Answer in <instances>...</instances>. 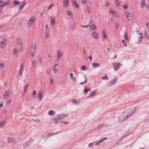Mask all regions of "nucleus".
I'll return each instance as SVG.
<instances>
[{
    "instance_id": "2",
    "label": "nucleus",
    "mask_w": 149,
    "mask_h": 149,
    "mask_svg": "<svg viewBox=\"0 0 149 149\" xmlns=\"http://www.w3.org/2000/svg\"><path fill=\"white\" fill-rule=\"evenodd\" d=\"M35 19L36 17H35L33 16L31 17L29 20L28 22V25L30 26H32Z\"/></svg>"
},
{
    "instance_id": "5",
    "label": "nucleus",
    "mask_w": 149,
    "mask_h": 149,
    "mask_svg": "<svg viewBox=\"0 0 149 149\" xmlns=\"http://www.w3.org/2000/svg\"><path fill=\"white\" fill-rule=\"evenodd\" d=\"M3 41L1 42L0 43L1 44V48L2 49L6 47V38H3Z\"/></svg>"
},
{
    "instance_id": "48",
    "label": "nucleus",
    "mask_w": 149,
    "mask_h": 149,
    "mask_svg": "<svg viewBox=\"0 0 149 149\" xmlns=\"http://www.w3.org/2000/svg\"><path fill=\"white\" fill-rule=\"evenodd\" d=\"M51 24L52 25H53L55 23V19L54 18H52L51 19Z\"/></svg>"
},
{
    "instance_id": "18",
    "label": "nucleus",
    "mask_w": 149,
    "mask_h": 149,
    "mask_svg": "<svg viewBox=\"0 0 149 149\" xmlns=\"http://www.w3.org/2000/svg\"><path fill=\"white\" fill-rule=\"evenodd\" d=\"M70 77L71 79L73 81H76V79L75 77L73 76V73H70Z\"/></svg>"
},
{
    "instance_id": "63",
    "label": "nucleus",
    "mask_w": 149,
    "mask_h": 149,
    "mask_svg": "<svg viewBox=\"0 0 149 149\" xmlns=\"http://www.w3.org/2000/svg\"><path fill=\"white\" fill-rule=\"evenodd\" d=\"M50 83L51 84H52L53 83V80L52 78H50Z\"/></svg>"
},
{
    "instance_id": "11",
    "label": "nucleus",
    "mask_w": 149,
    "mask_h": 149,
    "mask_svg": "<svg viewBox=\"0 0 149 149\" xmlns=\"http://www.w3.org/2000/svg\"><path fill=\"white\" fill-rule=\"evenodd\" d=\"M116 79L117 78H116L113 80L109 81L108 83V86H110L114 84L116 82Z\"/></svg>"
},
{
    "instance_id": "61",
    "label": "nucleus",
    "mask_w": 149,
    "mask_h": 149,
    "mask_svg": "<svg viewBox=\"0 0 149 149\" xmlns=\"http://www.w3.org/2000/svg\"><path fill=\"white\" fill-rule=\"evenodd\" d=\"M86 0H81V2L83 5H85L86 4L85 2Z\"/></svg>"
},
{
    "instance_id": "1",
    "label": "nucleus",
    "mask_w": 149,
    "mask_h": 149,
    "mask_svg": "<svg viewBox=\"0 0 149 149\" xmlns=\"http://www.w3.org/2000/svg\"><path fill=\"white\" fill-rule=\"evenodd\" d=\"M136 110L135 108H131L125 111L120 116L119 121L122 122L128 118L135 112Z\"/></svg>"
},
{
    "instance_id": "7",
    "label": "nucleus",
    "mask_w": 149,
    "mask_h": 149,
    "mask_svg": "<svg viewBox=\"0 0 149 149\" xmlns=\"http://www.w3.org/2000/svg\"><path fill=\"white\" fill-rule=\"evenodd\" d=\"M113 65V68L115 70H117L120 67V63H112Z\"/></svg>"
},
{
    "instance_id": "46",
    "label": "nucleus",
    "mask_w": 149,
    "mask_h": 149,
    "mask_svg": "<svg viewBox=\"0 0 149 149\" xmlns=\"http://www.w3.org/2000/svg\"><path fill=\"white\" fill-rule=\"evenodd\" d=\"M54 5V4H51L49 6L47 11H48L49 9H52V6Z\"/></svg>"
},
{
    "instance_id": "19",
    "label": "nucleus",
    "mask_w": 149,
    "mask_h": 149,
    "mask_svg": "<svg viewBox=\"0 0 149 149\" xmlns=\"http://www.w3.org/2000/svg\"><path fill=\"white\" fill-rule=\"evenodd\" d=\"M107 137H104L102 138L101 139L100 141H98L97 143H95V145L96 146L99 145L100 143L103 142L104 141L106 140L107 139Z\"/></svg>"
},
{
    "instance_id": "13",
    "label": "nucleus",
    "mask_w": 149,
    "mask_h": 149,
    "mask_svg": "<svg viewBox=\"0 0 149 149\" xmlns=\"http://www.w3.org/2000/svg\"><path fill=\"white\" fill-rule=\"evenodd\" d=\"M10 91L9 90H8L6 92L4 93L3 95V97L5 100H7L8 99L7 97L10 94Z\"/></svg>"
},
{
    "instance_id": "6",
    "label": "nucleus",
    "mask_w": 149,
    "mask_h": 149,
    "mask_svg": "<svg viewBox=\"0 0 149 149\" xmlns=\"http://www.w3.org/2000/svg\"><path fill=\"white\" fill-rule=\"evenodd\" d=\"M92 37L95 39H98L99 37L98 33L96 31H93L92 32Z\"/></svg>"
},
{
    "instance_id": "34",
    "label": "nucleus",
    "mask_w": 149,
    "mask_h": 149,
    "mask_svg": "<svg viewBox=\"0 0 149 149\" xmlns=\"http://www.w3.org/2000/svg\"><path fill=\"white\" fill-rule=\"evenodd\" d=\"M139 36L138 37L139 38V43H140V41H141L142 40L143 36L141 33H139Z\"/></svg>"
},
{
    "instance_id": "16",
    "label": "nucleus",
    "mask_w": 149,
    "mask_h": 149,
    "mask_svg": "<svg viewBox=\"0 0 149 149\" xmlns=\"http://www.w3.org/2000/svg\"><path fill=\"white\" fill-rule=\"evenodd\" d=\"M45 38H48L49 37V29H45Z\"/></svg>"
},
{
    "instance_id": "41",
    "label": "nucleus",
    "mask_w": 149,
    "mask_h": 149,
    "mask_svg": "<svg viewBox=\"0 0 149 149\" xmlns=\"http://www.w3.org/2000/svg\"><path fill=\"white\" fill-rule=\"evenodd\" d=\"M66 13L68 16H71V17H72V14L70 11H67Z\"/></svg>"
},
{
    "instance_id": "25",
    "label": "nucleus",
    "mask_w": 149,
    "mask_h": 149,
    "mask_svg": "<svg viewBox=\"0 0 149 149\" xmlns=\"http://www.w3.org/2000/svg\"><path fill=\"white\" fill-rule=\"evenodd\" d=\"M30 56L31 57L34 56L36 53V51L31 50V49H30Z\"/></svg>"
},
{
    "instance_id": "20",
    "label": "nucleus",
    "mask_w": 149,
    "mask_h": 149,
    "mask_svg": "<svg viewBox=\"0 0 149 149\" xmlns=\"http://www.w3.org/2000/svg\"><path fill=\"white\" fill-rule=\"evenodd\" d=\"M15 141V140L14 139L12 138H9L7 139V142L8 143H14Z\"/></svg>"
},
{
    "instance_id": "51",
    "label": "nucleus",
    "mask_w": 149,
    "mask_h": 149,
    "mask_svg": "<svg viewBox=\"0 0 149 149\" xmlns=\"http://www.w3.org/2000/svg\"><path fill=\"white\" fill-rule=\"evenodd\" d=\"M102 79L103 80H108L109 78L107 76H105L104 77H102Z\"/></svg>"
},
{
    "instance_id": "57",
    "label": "nucleus",
    "mask_w": 149,
    "mask_h": 149,
    "mask_svg": "<svg viewBox=\"0 0 149 149\" xmlns=\"http://www.w3.org/2000/svg\"><path fill=\"white\" fill-rule=\"evenodd\" d=\"M89 28H96V26L95 24H92L90 26Z\"/></svg>"
},
{
    "instance_id": "39",
    "label": "nucleus",
    "mask_w": 149,
    "mask_h": 149,
    "mask_svg": "<svg viewBox=\"0 0 149 149\" xmlns=\"http://www.w3.org/2000/svg\"><path fill=\"white\" fill-rule=\"evenodd\" d=\"M86 11L88 13H90L91 12V10L90 8V7L87 6L86 8Z\"/></svg>"
},
{
    "instance_id": "54",
    "label": "nucleus",
    "mask_w": 149,
    "mask_h": 149,
    "mask_svg": "<svg viewBox=\"0 0 149 149\" xmlns=\"http://www.w3.org/2000/svg\"><path fill=\"white\" fill-rule=\"evenodd\" d=\"M6 4V3H5L4 2H3L2 3H0V5L1 6H0L1 7H3L4 6H5Z\"/></svg>"
},
{
    "instance_id": "62",
    "label": "nucleus",
    "mask_w": 149,
    "mask_h": 149,
    "mask_svg": "<svg viewBox=\"0 0 149 149\" xmlns=\"http://www.w3.org/2000/svg\"><path fill=\"white\" fill-rule=\"evenodd\" d=\"M57 69H56L54 67V68H53L54 72L55 73H56L57 72Z\"/></svg>"
},
{
    "instance_id": "31",
    "label": "nucleus",
    "mask_w": 149,
    "mask_h": 149,
    "mask_svg": "<svg viewBox=\"0 0 149 149\" xmlns=\"http://www.w3.org/2000/svg\"><path fill=\"white\" fill-rule=\"evenodd\" d=\"M63 2L65 6L67 7L68 4V0H63Z\"/></svg>"
},
{
    "instance_id": "53",
    "label": "nucleus",
    "mask_w": 149,
    "mask_h": 149,
    "mask_svg": "<svg viewBox=\"0 0 149 149\" xmlns=\"http://www.w3.org/2000/svg\"><path fill=\"white\" fill-rule=\"evenodd\" d=\"M109 5V2L108 1H105V6L107 7Z\"/></svg>"
},
{
    "instance_id": "10",
    "label": "nucleus",
    "mask_w": 149,
    "mask_h": 149,
    "mask_svg": "<svg viewBox=\"0 0 149 149\" xmlns=\"http://www.w3.org/2000/svg\"><path fill=\"white\" fill-rule=\"evenodd\" d=\"M124 13L126 16V19L128 20H130L132 17L130 13L127 11H125Z\"/></svg>"
},
{
    "instance_id": "59",
    "label": "nucleus",
    "mask_w": 149,
    "mask_h": 149,
    "mask_svg": "<svg viewBox=\"0 0 149 149\" xmlns=\"http://www.w3.org/2000/svg\"><path fill=\"white\" fill-rule=\"evenodd\" d=\"M53 134L52 133H49L48 134L47 137V138H48L49 137L51 136H52V135H53Z\"/></svg>"
},
{
    "instance_id": "22",
    "label": "nucleus",
    "mask_w": 149,
    "mask_h": 149,
    "mask_svg": "<svg viewBox=\"0 0 149 149\" xmlns=\"http://www.w3.org/2000/svg\"><path fill=\"white\" fill-rule=\"evenodd\" d=\"M30 49H31V50L36 51V45L35 43H33Z\"/></svg>"
},
{
    "instance_id": "56",
    "label": "nucleus",
    "mask_w": 149,
    "mask_h": 149,
    "mask_svg": "<svg viewBox=\"0 0 149 149\" xmlns=\"http://www.w3.org/2000/svg\"><path fill=\"white\" fill-rule=\"evenodd\" d=\"M93 143H91L88 145V147L90 148H92L93 147Z\"/></svg>"
},
{
    "instance_id": "21",
    "label": "nucleus",
    "mask_w": 149,
    "mask_h": 149,
    "mask_svg": "<svg viewBox=\"0 0 149 149\" xmlns=\"http://www.w3.org/2000/svg\"><path fill=\"white\" fill-rule=\"evenodd\" d=\"M26 3V2L24 0L23 1V3L21 5L19 6V9L20 10H22L24 6L25 5Z\"/></svg>"
},
{
    "instance_id": "29",
    "label": "nucleus",
    "mask_w": 149,
    "mask_h": 149,
    "mask_svg": "<svg viewBox=\"0 0 149 149\" xmlns=\"http://www.w3.org/2000/svg\"><path fill=\"white\" fill-rule=\"evenodd\" d=\"M36 63L35 61H32V65L33 68H35L36 66Z\"/></svg>"
},
{
    "instance_id": "17",
    "label": "nucleus",
    "mask_w": 149,
    "mask_h": 149,
    "mask_svg": "<svg viewBox=\"0 0 149 149\" xmlns=\"http://www.w3.org/2000/svg\"><path fill=\"white\" fill-rule=\"evenodd\" d=\"M146 0H141L140 2L141 7V8H143L146 5Z\"/></svg>"
},
{
    "instance_id": "8",
    "label": "nucleus",
    "mask_w": 149,
    "mask_h": 149,
    "mask_svg": "<svg viewBox=\"0 0 149 149\" xmlns=\"http://www.w3.org/2000/svg\"><path fill=\"white\" fill-rule=\"evenodd\" d=\"M57 60H60V58L63 56L62 53V52L60 50L57 51Z\"/></svg>"
},
{
    "instance_id": "12",
    "label": "nucleus",
    "mask_w": 149,
    "mask_h": 149,
    "mask_svg": "<svg viewBox=\"0 0 149 149\" xmlns=\"http://www.w3.org/2000/svg\"><path fill=\"white\" fill-rule=\"evenodd\" d=\"M97 91L95 90L91 92L89 95L87 97V98H89L90 97H93L96 94Z\"/></svg>"
},
{
    "instance_id": "60",
    "label": "nucleus",
    "mask_w": 149,
    "mask_h": 149,
    "mask_svg": "<svg viewBox=\"0 0 149 149\" xmlns=\"http://www.w3.org/2000/svg\"><path fill=\"white\" fill-rule=\"evenodd\" d=\"M36 91L35 90H33V91L32 94L33 95H36Z\"/></svg>"
},
{
    "instance_id": "14",
    "label": "nucleus",
    "mask_w": 149,
    "mask_h": 149,
    "mask_svg": "<svg viewBox=\"0 0 149 149\" xmlns=\"http://www.w3.org/2000/svg\"><path fill=\"white\" fill-rule=\"evenodd\" d=\"M23 68V64L22 63L20 65V68L19 70V75L20 77L22 76Z\"/></svg>"
},
{
    "instance_id": "43",
    "label": "nucleus",
    "mask_w": 149,
    "mask_h": 149,
    "mask_svg": "<svg viewBox=\"0 0 149 149\" xmlns=\"http://www.w3.org/2000/svg\"><path fill=\"white\" fill-rule=\"evenodd\" d=\"M14 5H18L19 4V2L17 1L14 0L13 1Z\"/></svg>"
},
{
    "instance_id": "33",
    "label": "nucleus",
    "mask_w": 149,
    "mask_h": 149,
    "mask_svg": "<svg viewBox=\"0 0 149 149\" xmlns=\"http://www.w3.org/2000/svg\"><path fill=\"white\" fill-rule=\"evenodd\" d=\"M128 5L127 3L123 4V8L125 10H126L128 8Z\"/></svg>"
},
{
    "instance_id": "40",
    "label": "nucleus",
    "mask_w": 149,
    "mask_h": 149,
    "mask_svg": "<svg viewBox=\"0 0 149 149\" xmlns=\"http://www.w3.org/2000/svg\"><path fill=\"white\" fill-rule=\"evenodd\" d=\"M5 66V64L3 63L0 62V68H3Z\"/></svg>"
},
{
    "instance_id": "55",
    "label": "nucleus",
    "mask_w": 149,
    "mask_h": 149,
    "mask_svg": "<svg viewBox=\"0 0 149 149\" xmlns=\"http://www.w3.org/2000/svg\"><path fill=\"white\" fill-rule=\"evenodd\" d=\"M29 84V83H28L27 85L25 86L24 88V93H25L26 92V88H27V86Z\"/></svg>"
},
{
    "instance_id": "50",
    "label": "nucleus",
    "mask_w": 149,
    "mask_h": 149,
    "mask_svg": "<svg viewBox=\"0 0 149 149\" xmlns=\"http://www.w3.org/2000/svg\"><path fill=\"white\" fill-rule=\"evenodd\" d=\"M103 35L104 38V39H106L107 38V36L105 33V31L104 30L103 31Z\"/></svg>"
},
{
    "instance_id": "9",
    "label": "nucleus",
    "mask_w": 149,
    "mask_h": 149,
    "mask_svg": "<svg viewBox=\"0 0 149 149\" xmlns=\"http://www.w3.org/2000/svg\"><path fill=\"white\" fill-rule=\"evenodd\" d=\"M68 116L67 114H60L56 115V117L58 118L59 119H63Z\"/></svg>"
},
{
    "instance_id": "23",
    "label": "nucleus",
    "mask_w": 149,
    "mask_h": 149,
    "mask_svg": "<svg viewBox=\"0 0 149 149\" xmlns=\"http://www.w3.org/2000/svg\"><path fill=\"white\" fill-rule=\"evenodd\" d=\"M16 42L17 44L19 45L20 46L23 44L21 41L20 40V39L19 38H17L16 39Z\"/></svg>"
},
{
    "instance_id": "32",
    "label": "nucleus",
    "mask_w": 149,
    "mask_h": 149,
    "mask_svg": "<svg viewBox=\"0 0 149 149\" xmlns=\"http://www.w3.org/2000/svg\"><path fill=\"white\" fill-rule=\"evenodd\" d=\"M115 4L117 6H119L120 5V3L118 0H115Z\"/></svg>"
},
{
    "instance_id": "15",
    "label": "nucleus",
    "mask_w": 149,
    "mask_h": 149,
    "mask_svg": "<svg viewBox=\"0 0 149 149\" xmlns=\"http://www.w3.org/2000/svg\"><path fill=\"white\" fill-rule=\"evenodd\" d=\"M81 81H82V82L80 83V84H83L86 83L87 82V80L85 75L83 76L81 78Z\"/></svg>"
},
{
    "instance_id": "64",
    "label": "nucleus",
    "mask_w": 149,
    "mask_h": 149,
    "mask_svg": "<svg viewBox=\"0 0 149 149\" xmlns=\"http://www.w3.org/2000/svg\"><path fill=\"white\" fill-rule=\"evenodd\" d=\"M116 24V28H117L118 27H119V24L118 23H116L115 24Z\"/></svg>"
},
{
    "instance_id": "49",
    "label": "nucleus",
    "mask_w": 149,
    "mask_h": 149,
    "mask_svg": "<svg viewBox=\"0 0 149 149\" xmlns=\"http://www.w3.org/2000/svg\"><path fill=\"white\" fill-rule=\"evenodd\" d=\"M124 37L126 40H128V38L127 37V33L126 32H125Z\"/></svg>"
},
{
    "instance_id": "52",
    "label": "nucleus",
    "mask_w": 149,
    "mask_h": 149,
    "mask_svg": "<svg viewBox=\"0 0 149 149\" xmlns=\"http://www.w3.org/2000/svg\"><path fill=\"white\" fill-rule=\"evenodd\" d=\"M122 42L124 44L125 46H127V43L125 40H122Z\"/></svg>"
},
{
    "instance_id": "27",
    "label": "nucleus",
    "mask_w": 149,
    "mask_h": 149,
    "mask_svg": "<svg viewBox=\"0 0 149 149\" xmlns=\"http://www.w3.org/2000/svg\"><path fill=\"white\" fill-rule=\"evenodd\" d=\"M30 142L29 141H28L23 144V146L24 147H28L30 146Z\"/></svg>"
},
{
    "instance_id": "4",
    "label": "nucleus",
    "mask_w": 149,
    "mask_h": 149,
    "mask_svg": "<svg viewBox=\"0 0 149 149\" xmlns=\"http://www.w3.org/2000/svg\"><path fill=\"white\" fill-rule=\"evenodd\" d=\"M43 92V90L42 89H40L38 92V100L39 101L41 100L43 98V97L42 96Z\"/></svg>"
},
{
    "instance_id": "45",
    "label": "nucleus",
    "mask_w": 149,
    "mask_h": 149,
    "mask_svg": "<svg viewBox=\"0 0 149 149\" xmlns=\"http://www.w3.org/2000/svg\"><path fill=\"white\" fill-rule=\"evenodd\" d=\"M90 90V88H89L88 89H86V87H85V88L84 90V91L85 92V93H87L88 91Z\"/></svg>"
},
{
    "instance_id": "37",
    "label": "nucleus",
    "mask_w": 149,
    "mask_h": 149,
    "mask_svg": "<svg viewBox=\"0 0 149 149\" xmlns=\"http://www.w3.org/2000/svg\"><path fill=\"white\" fill-rule=\"evenodd\" d=\"M20 47L19 49L20 52L21 53H22V50L24 49V46L23 45V44L20 45Z\"/></svg>"
},
{
    "instance_id": "58",
    "label": "nucleus",
    "mask_w": 149,
    "mask_h": 149,
    "mask_svg": "<svg viewBox=\"0 0 149 149\" xmlns=\"http://www.w3.org/2000/svg\"><path fill=\"white\" fill-rule=\"evenodd\" d=\"M3 103H4V102L2 101L1 102L0 104V107H3Z\"/></svg>"
},
{
    "instance_id": "35",
    "label": "nucleus",
    "mask_w": 149,
    "mask_h": 149,
    "mask_svg": "<svg viewBox=\"0 0 149 149\" xmlns=\"http://www.w3.org/2000/svg\"><path fill=\"white\" fill-rule=\"evenodd\" d=\"M37 58L38 59V61L40 63H42V58L41 57V56H38L37 57Z\"/></svg>"
},
{
    "instance_id": "24",
    "label": "nucleus",
    "mask_w": 149,
    "mask_h": 149,
    "mask_svg": "<svg viewBox=\"0 0 149 149\" xmlns=\"http://www.w3.org/2000/svg\"><path fill=\"white\" fill-rule=\"evenodd\" d=\"M18 52V49L16 48H14L13 49V54L15 56H16L17 55V53Z\"/></svg>"
},
{
    "instance_id": "3",
    "label": "nucleus",
    "mask_w": 149,
    "mask_h": 149,
    "mask_svg": "<svg viewBox=\"0 0 149 149\" xmlns=\"http://www.w3.org/2000/svg\"><path fill=\"white\" fill-rule=\"evenodd\" d=\"M108 12L116 18H118L119 17V15L117 13L113 10L110 9Z\"/></svg>"
},
{
    "instance_id": "38",
    "label": "nucleus",
    "mask_w": 149,
    "mask_h": 149,
    "mask_svg": "<svg viewBox=\"0 0 149 149\" xmlns=\"http://www.w3.org/2000/svg\"><path fill=\"white\" fill-rule=\"evenodd\" d=\"M144 35L146 39H148L149 36L146 31H144Z\"/></svg>"
},
{
    "instance_id": "42",
    "label": "nucleus",
    "mask_w": 149,
    "mask_h": 149,
    "mask_svg": "<svg viewBox=\"0 0 149 149\" xmlns=\"http://www.w3.org/2000/svg\"><path fill=\"white\" fill-rule=\"evenodd\" d=\"M73 3L74 5L77 8H78L79 7V5L76 2V1H74L73 2Z\"/></svg>"
},
{
    "instance_id": "47",
    "label": "nucleus",
    "mask_w": 149,
    "mask_h": 149,
    "mask_svg": "<svg viewBox=\"0 0 149 149\" xmlns=\"http://www.w3.org/2000/svg\"><path fill=\"white\" fill-rule=\"evenodd\" d=\"M81 69L83 70H85L86 69V67L84 65H83L81 66Z\"/></svg>"
},
{
    "instance_id": "26",
    "label": "nucleus",
    "mask_w": 149,
    "mask_h": 149,
    "mask_svg": "<svg viewBox=\"0 0 149 149\" xmlns=\"http://www.w3.org/2000/svg\"><path fill=\"white\" fill-rule=\"evenodd\" d=\"M55 113V112L52 110H51L49 111L48 112V114L50 116H53L54 115Z\"/></svg>"
},
{
    "instance_id": "28",
    "label": "nucleus",
    "mask_w": 149,
    "mask_h": 149,
    "mask_svg": "<svg viewBox=\"0 0 149 149\" xmlns=\"http://www.w3.org/2000/svg\"><path fill=\"white\" fill-rule=\"evenodd\" d=\"M72 102L75 104H78L80 103L79 101L77 100L75 98H73L72 99Z\"/></svg>"
},
{
    "instance_id": "44",
    "label": "nucleus",
    "mask_w": 149,
    "mask_h": 149,
    "mask_svg": "<svg viewBox=\"0 0 149 149\" xmlns=\"http://www.w3.org/2000/svg\"><path fill=\"white\" fill-rule=\"evenodd\" d=\"M5 123V122L4 121H1L0 122V128L2 127Z\"/></svg>"
},
{
    "instance_id": "30",
    "label": "nucleus",
    "mask_w": 149,
    "mask_h": 149,
    "mask_svg": "<svg viewBox=\"0 0 149 149\" xmlns=\"http://www.w3.org/2000/svg\"><path fill=\"white\" fill-rule=\"evenodd\" d=\"M100 65L98 63H94L92 64V67L93 68H95L97 67H99Z\"/></svg>"
},
{
    "instance_id": "36",
    "label": "nucleus",
    "mask_w": 149,
    "mask_h": 149,
    "mask_svg": "<svg viewBox=\"0 0 149 149\" xmlns=\"http://www.w3.org/2000/svg\"><path fill=\"white\" fill-rule=\"evenodd\" d=\"M58 118L56 117V118L53 119L52 120L54 122V123L55 124H57L58 123Z\"/></svg>"
}]
</instances>
